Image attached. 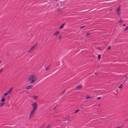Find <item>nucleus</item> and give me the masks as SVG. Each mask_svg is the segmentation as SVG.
I'll use <instances>...</instances> for the list:
<instances>
[{"label": "nucleus", "mask_w": 128, "mask_h": 128, "mask_svg": "<svg viewBox=\"0 0 128 128\" xmlns=\"http://www.w3.org/2000/svg\"><path fill=\"white\" fill-rule=\"evenodd\" d=\"M65 24H62L61 26H60L59 28L61 29V28H63Z\"/></svg>", "instance_id": "nucleus-10"}, {"label": "nucleus", "mask_w": 128, "mask_h": 128, "mask_svg": "<svg viewBox=\"0 0 128 128\" xmlns=\"http://www.w3.org/2000/svg\"><path fill=\"white\" fill-rule=\"evenodd\" d=\"M123 26H126V24H123Z\"/></svg>", "instance_id": "nucleus-29"}, {"label": "nucleus", "mask_w": 128, "mask_h": 128, "mask_svg": "<svg viewBox=\"0 0 128 128\" xmlns=\"http://www.w3.org/2000/svg\"><path fill=\"white\" fill-rule=\"evenodd\" d=\"M37 44V43H36L34 45H36H36Z\"/></svg>", "instance_id": "nucleus-31"}, {"label": "nucleus", "mask_w": 128, "mask_h": 128, "mask_svg": "<svg viewBox=\"0 0 128 128\" xmlns=\"http://www.w3.org/2000/svg\"><path fill=\"white\" fill-rule=\"evenodd\" d=\"M36 46V45H34L33 46L30 48V49L29 50V51H30L33 50L34 48Z\"/></svg>", "instance_id": "nucleus-6"}, {"label": "nucleus", "mask_w": 128, "mask_h": 128, "mask_svg": "<svg viewBox=\"0 0 128 128\" xmlns=\"http://www.w3.org/2000/svg\"><path fill=\"white\" fill-rule=\"evenodd\" d=\"M36 110V109H35L34 108H33L32 110V111L30 112V117H31L32 116H31V114H32V113H33V112L35 111Z\"/></svg>", "instance_id": "nucleus-4"}, {"label": "nucleus", "mask_w": 128, "mask_h": 128, "mask_svg": "<svg viewBox=\"0 0 128 128\" xmlns=\"http://www.w3.org/2000/svg\"><path fill=\"white\" fill-rule=\"evenodd\" d=\"M37 98V97L36 96H33V99L34 100H35Z\"/></svg>", "instance_id": "nucleus-16"}, {"label": "nucleus", "mask_w": 128, "mask_h": 128, "mask_svg": "<svg viewBox=\"0 0 128 128\" xmlns=\"http://www.w3.org/2000/svg\"><path fill=\"white\" fill-rule=\"evenodd\" d=\"M32 86H30V85H29L28 86H27L26 87V89H27V90H29V89H30V88H32Z\"/></svg>", "instance_id": "nucleus-7"}, {"label": "nucleus", "mask_w": 128, "mask_h": 128, "mask_svg": "<svg viewBox=\"0 0 128 128\" xmlns=\"http://www.w3.org/2000/svg\"><path fill=\"white\" fill-rule=\"evenodd\" d=\"M128 29V26H126L124 29V30H126Z\"/></svg>", "instance_id": "nucleus-15"}, {"label": "nucleus", "mask_w": 128, "mask_h": 128, "mask_svg": "<svg viewBox=\"0 0 128 128\" xmlns=\"http://www.w3.org/2000/svg\"><path fill=\"white\" fill-rule=\"evenodd\" d=\"M123 20H122L121 18H120V20L118 21V22L120 24L121 23L123 22Z\"/></svg>", "instance_id": "nucleus-11"}, {"label": "nucleus", "mask_w": 128, "mask_h": 128, "mask_svg": "<svg viewBox=\"0 0 128 128\" xmlns=\"http://www.w3.org/2000/svg\"><path fill=\"white\" fill-rule=\"evenodd\" d=\"M92 98V97H90L89 96H87L86 97V99H88V98Z\"/></svg>", "instance_id": "nucleus-18"}, {"label": "nucleus", "mask_w": 128, "mask_h": 128, "mask_svg": "<svg viewBox=\"0 0 128 128\" xmlns=\"http://www.w3.org/2000/svg\"><path fill=\"white\" fill-rule=\"evenodd\" d=\"M79 110L78 109L75 112V113H77L78 112V110Z\"/></svg>", "instance_id": "nucleus-26"}, {"label": "nucleus", "mask_w": 128, "mask_h": 128, "mask_svg": "<svg viewBox=\"0 0 128 128\" xmlns=\"http://www.w3.org/2000/svg\"><path fill=\"white\" fill-rule=\"evenodd\" d=\"M1 62V61L0 60V63Z\"/></svg>", "instance_id": "nucleus-32"}, {"label": "nucleus", "mask_w": 128, "mask_h": 128, "mask_svg": "<svg viewBox=\"0 0 128 128\" xmlns=\"http://www.w3.org/2000/svg\"><path fill=\"white\" fill-rule=\"evenodd\" d=\"M121 5H120L118 8L116 9V11L117 12V14L119 16L120 14L119 11L120 10V6Z\"/></svg>", "instance_id": "nucleus-2"}, {"label": "nucleus", "mask_w": 128, "mask_h": 128, "mask_svg": "<svg viewBox=\"0 0 128 128\" xmlns=\"http://www.w3.org/2000/svg\"><path fill=\"white\" fill-rule=\"evenodd\" d=\"M5 104V103L4 102H2V103H1L0 104V106H2L4 105Z\"/></svg>", "instance_id": "nucleus-13"}, {"label": "nucleus", "mask_w": 128, "mask_h": 128, "mask_svg": "<svg viewBox=\"0 0 128 128\" xmlns=\"http://www.w3.org/2000/svg\"><path fill=\"white\" fill-rule=\"evenodd\" d=\"M61 38V36H60L58 37V39L59 40H60Z\"/></svg>", "instance_id": "nucleus-25"}, {"label": "nucleus", "mask_w": 128, "mask_h": 128, "mask_svg": "<svg viewBox=\"0 0 128 128\" xmlns=\"http://www.w3.org/2000/svg\"><path fill=\"white\" fill-rule=\"evenodd\" d=\"M98 57L99 59H100V55L99 54L98 56Z\"/></svg>", "instance_id": "nucleus-21"}, {"label": "nucleus", "mask_w": 128, "mask_h": 128, "mask_svg": "<svg viewBox=\"0 0 128 128\" xmlns=\"http://www.w3.org/2000/svg\"><path fill=\"white\" fill-rule=\"evenodd\" d=\"M32 106H33V108L36 109L37 106V104L35 102L32 104Z\"/></svg>", "instance_id": "nucleus-3"}, {"label": "nucleus", "mask_w": 128, "mask_h": 128, "mask_svg": "<svg viewBox=\"0 0 128 128\" xmlns=\"http://www.w3.org/2000/svg\"><path fill=\"white\" fill-rule=\"evenodd\" d=\"M85 26H86L84 25V26H81L80 27V28H81V29L82 28H84Z\"/></svg>", "instance_id": "nucleus-20"}, {"label": "nucleus", "mask_w": 128, "mask_h": 128, "mask_svg": "<svg viewBox=\"0 0 128 128\" xmlns=\"http://www.w3.org/2000/svg\"><path fill=\"white\" fill-rule=\"evenodd\" d=\"M100 98H101V97H99L97 99H98V100L100 99Z\"/></svg>", "instance_id": "nucleus-27"}, {"label": "nucleus", "mask_w": 128, "mask_h": 128, "mask_svg": "<svg viewBox=\"0 0 128 128\" xmlns=\"http://www.w3.org/2000/svg\"><path fill=\"white\" fill-rule=\"evenodd\" d=\"M35 75L33 74L32 76H30L28 80L30 81V84H32L34 82L35 80H36V78L34 77Z\"/></svg>", "instance_id": "nucleus-1"}, {"label": "nucleus", "mask_w": 128, "mask_h": 128, "mask_svg": "<svg viewBox=\"0 0 128 128\" xmlns=\"http://www.w3.org/2000/svg\"><path fill=\"white\" fill-rule=\"evenodd\" d=\"M46 128H51L50 126V125H48Z\"/></svg>", "instance_id": "nucleus-17"}, {"label": "nucleus", "mask_w": 128, "mask_h": 128, "mask_svg": "<svg viewBox=\"0 0 128 128\" xmlns=\"http://www.w3.org/2000/svg\"><path fill=\"white\" fill-rule=\"evenodd\" d=\"M90 34H89L88 33H87L86 34V36H89V35Z\"/></svg>", "instance_id": "nucleus-22"}, {"label": "nucleus", "mask_w": 128, "mask_h": 128, "mask_svg": "<svg viewBox=\"0 0 128 128\" xmlns=\"http://www.w3.org/2000/svg\"><path fill=\"white\" fill-rule=\"evenodd\" d=\"M50 66H48L46 68V69H45L46 70V71L48 70L49 69V68H50Z\"/></svg>", "instance_id": "nucleus-12"}, {"label": "nucleus", "mask_w": 128, "mask_h": 128, "mask_svg": "<svg viewBox=\"0 0 128 128\" xmlns=\"http://www.w3.org/2000/svg\"><path fill=\"white\" fill-rule=\"evenodd\" d=\"M110 48H111V46H109L108 47L107 49H108L109 50V49H110Z\"/></svg>", "instance_id": "nucleus-24"}, {"label": "nucleus", "mask_w": 128, "mask_h": 128, "mask_svg": "<svg viewBox=\"0 0 128 128\" xmlns=\"http://www.w3.org/2000/svg\"><path fill=\"white\" fill-rule=\"evenodd\" d=\"M8 94V92H6V93H5L4 94V96H6L7 94Z\"/></svg>", "instance_id": "nucleus-23"}, {"label": "nucleus", "mask_w": 128, "mask_h": 128, "mask_svg": "<svg viewBox=\"0 0 128 128\" xmlns=\"http://www.w3.org/2000/svg\"><path fill=\"white\" fill-rule=\"evenodd\" d=\"M12 90L13 88H11L9 89V90H8L7 92H8V94H10L11 92H12Z\"/></svg>", "instance_id": "nucleus-5"}, {"label": "nucleus", "mask_w": 128, "mask_h": 128, "mask_svg": "<svg viewBox=\"0 0 128 128\" xmlns=\"http://www.w3.org/2000/svg\"><path fill=\"white\" fill-rule=\"evenodd\" d=\"M82 86L81 85H79L77 86L76 87V89H80L82 87Z\"/></svg>", "instance_id": "nucleus-9"}, {"label": "nucleus", "mask_w": 128, "mask_h": 128, "mask_svg": "<svg viewBox=\"0 0 128 128\" xmlns=\"http://www.w3.org/2000/svg\"><path fill=\"white\" fill-rule=\"evenodd\" d=\"M5 101V99L4 98L2 99L1 100V101L2 102H4Z\"/></svg>", "instance_id": "nucleus-19"}, {"label": "nucleus", "mask_w": 128, "mask_h": 128, "mask_svg": "<svg viewBox=\"0 0 128 128\" xmlns=\"http://www.w3.org/2000/svg\"><path fill=\"white\" fill-rule=\"evenodd\" d=\"M60 34V32L59 31H57L54 34V35L55 36L56 35L59 34Z\"/></svg>", "instance_id": "nucleus-8"}, {"label": "nucleus", "mask_w": 128, "mask_h": 128, "mask_svg": "<svg viewBox=\"0 0 128 128\" xmlns=\"http://www.w3.org/2000/svg\"><path fill=\"white\" fill-rule=\"evenodd\" d=\"M121 128V127H118L117 128Z\"/></svg>", "instance_id": "nucleus-30"}, {"label": "nucleus", "mask_w": 128, "mask_h": 128, "mask_svg": "<svg viewBox=\"0 0 128 128\" xmlns=\"http://www.w3.org/2000/svg\"><path fill=\"white\" fill-rule=\"evenodd\" d=\"M123 86V84H121L120 86H118V88L120 89Z\"/></svg>", "instance_id": "nucleus-14"}, {"label": "nucleus", "mask_w": 128, "mask_h": 128, "mask_svg": "<svg viewBox=\"0 0 128 128\" xmlns=\"http://www.w3.org/2000/svg\"><path fill=\"white\" fill-rule=\"evenodd\" d=\"M2 68L0 70V73L2 71Z\"/></svg>", "instance_id": "nucleus-28"}]
</instances>
